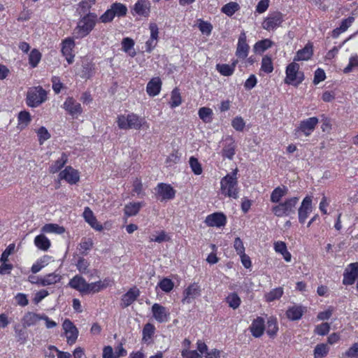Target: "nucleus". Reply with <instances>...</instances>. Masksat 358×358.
I'll return each instance as SVG.
<instances>
[{
    "label": "nucleus",
    "mask_w": 358,
    "mask_h": 358,
    "mask_svg": "<svg viewBox=\"0 0 358 358\" xmlns=\"http://www.w3.org/2000/svg\"><path fill=\"white\" fill-rule=\"evenodd\" d=\"M97 15L94 13H88L85 15L78 22L74 29V36L77 38H81L87 36L94 29Z\"/></svg>",
    "instance_id": "f257e3e1"
},
{
    "label": "nucleus",
    "mask_w": 358,
    "mask_h": 358,
    "mask_svg": "<svg viewBox=\"0 0 358 358\" xmlns=\"http://www.w3.org/2000/svg\"><path fill=\"white\" fill-rule=\"evenodd\" d=\"M237 169L227 174L220 181L221 192L222 194L234 199L238 197Z\"/></svg>",
    "instance_id": "f03ea898"
},
{
    "label": "nucleus",
    "mask_w": 358,
    "mask_h": 358,
    "mask_svg": "<svg viewBox=\"0 0 358 358\" xmlns=\"http://www.w3.org/2000/svg\"><path fill=\"white\" fill-rule=\"evenodd\" d=\"M117 122L121 129H134L138 130L146 124V121L143 117H141L134 113L118 116Z\"/></svg>",
    "instance_id": "7ed1b4c3"
},
{
    "label": "nucleus",
    "mask_w": 358,
    "mask_h": 358,
    "mask_svg": "<svg viewBox=\"0 0 358 358\" xmlns=\"http://www.w3.org/2000/svg\"><path fill=\"white\" fill-rule=\"evenodd\" d=\"M46 99V91L41 86L29 88L27 93V104L32 108L38 106L45 102Z\"/></svg>",
    "instance_id": "20e7f679"
},
{
    "label": "nucleus",
    "mask_w": 358,
    "mask_h": 358,
    "mask_svg": "<svg viewBox=\"0 0 358 358\" xmlns=\"http://www.w3.org/2000/svg\"><path fill=\"white\" fill-rule=\"evenodd\" d=\"M285 73V83L286 84L298 86L304 80L303 73L299 71V65L294 62L287 66Z\"/></svg>",
    "instance_id": "39448f33"
},
{
    "label": "nucleus",
    "mask_w": 358,
    "mask_h": 358,
    "mask_svg": "<svg viewBox=\"0 0 358 358\" xmlns=\"http://www.w3.org/2000/svg\"><path fill=\"white\" fill-rule=\"evenodd\" d=\"M299 201L298 197H292L285 200V202L273 208V213L277 217L289 216L295 213L296 205Z\"/></svg>",
    "instance_id": "423d86ee"
},
{
    "label": "nucleus",
    "mask_w": 358,
    "mask_h": 358,
    "mask_svg": "<svg viewBox=\"0 0 358 358\" xmlns=\"http://www.w3.org/2000/svg\"><path fill=\"white\" fill-rule=\"evenodd\" d=\"M317 124L318 119L316 117L304 120L300 122L299 126L295 129V134L303 133L306 136H308L314 131Z\"/></svg>",
    "instance_id": "0eeeda50"
},
{
    "label": "nucleus",
    "mask_w": 358,
    "mask_h": 358,
    "mask_svg": "<svg viewBox=\"0 0 358 358\" xmlns=\"http://www.w3.org/2000/svg\"><path fill=\"white\" fill-rule=\"evenodd\" d=\"M283 21V15L280 12H274L270 14L263 22L262 27L264 29L271 31L278 27Z\"/></svg>",
    "instance_id": "6e6552de"
},
{
    "label": "nucleus",
    "mask_w": 358,
    "mask_h": 358,
    "mask_svg": "<svg viewBox=\"0 0 358 358\" xmlns=\"http://www.w3.org/2000/svg\"><path fill=\"white\" fill-rule=\"evenodd\" d=\"M63 108L73 118L78 117L83 113V108L80 103L77 102L73 97H68L63 104Z\"/></svg>",
    "instance_id": "1a4fd4ad"
},
{
    "label": "nucleus",
    "mask_w": 358,
    "mask_h": 358,
    "mask_svg": "<svg viewBox=\"0 0 358 358\" xmlns=\"http://www.w3.org/2000/svg\"><path fill=\"white\" fill-rule=\"evenodd\" d=\"M62 327L67 338V343L69 345L75 343L78 336V330L76 327L69 319L64 321Z\"/></svg>",
    "instance_id": "9d476101"
},
{
    "label": "nucleus",
    "mask_w": 358,
    "mask_h": 358,
    "mask_svg": "<svg viewBox=\"0 0 358 358\" xmlns=\"http://www.w3.org/2000/svg\"><path fill=\"white\" fill-rule=\"evenodd\" d=\"M152 313L153 317L159 323L167 322L170 315L169 310L159 303L152 305Z\"/></svg>",
    "instance_id": "9b49d317"
},
{
    "label": "nucleus",
    "mask_w": 358,
    "mask_h": 358,
    "mask_svg": "<svg viewBox=\"0 0 358 358\" xmlns=\"http://www.w3.org/2000/svg\"><path fill=\"white\" fill-rule=\"evenodd\" d=\"M201 289L197 283H192L189 285L184 291V297L182 303H190L192 301L201 295Z\"/></svg>",
    "instance_id": "f8f14e48"
},
{
    "label": "nucleus",
    "mask_w": 358,
    "mask_h": 358,
    "mask_svg": "<svg viewBox=\"0 0 358 358\" xmlns=\"http://www.w3.org/2000/svg\"><path fill=\"white\" fill-rule=\"evenodd\" d=\"M312 198L310 196H306L298 210L299 221L303 224L305 222L308 215L312 212Z\"/></svg>",
    "instance_id": "ddd939ff"
},
{
    "label": "nucleus",
    "mask_w": 358,
    "mask_h": 358,
    "mask_svg": "<svg viewBox=\"0 0 358 358\" xmlns=\"http://www.w3.org/2000/svg\"><path fill=\"white\" fill-rule=\"evenodd\" d=\"M357 278H358V263L350 264L343 273V283L347 285H352Z\"/></svg>",
    "instance_id": "4468645a"
},
{
    "label": "nucleus",
    "mask_w": 358,
    "mask_h": 358,
    "mask_svg": "<svg viewBox=\"0 0 358 358\" xmlns=\"http://www.w3.org/2000/svg\"><path fill=\"white\" fill-rule=\"evenodd\" d=\"M59 177L71 185L76 184L80 180L79 173L71 166H67L60 172Z\"/></svg>",
    "instance_id": "2eb2a0df"
},
{
    "label": "nucleus",
    "mask_w": 358,
    "mask_h": 358,
    "mask_svg": "<svg viewBox=\"0 0 358 358\" xmlns=\"http://www.w3.org/2000/svg\"><path fill=\"white\" fill-rule=\"evenodd\" d=\"M205 222L209 227H220L226 224L227 217L222 213H214L206 217Z\"/></svg>",
    "instance_id": "dca6fc26"
},
{
    "label": "nucleus",
    "mask_w": 358,
    "mask_h": 358,
    "mask_svg": "<svg viewBox=\"0 0 358 358\" xmlns=\"http://www.w3.org/2000/svg\"><path fill=\"white\" fill-rule=\"evenodd\" d=\"M250 47L246 42V35L241 33L238 38L236 55L238 58L245 59L248 55Z\"/></svg>",
    "instance_id": "f3484780"
},
{
    "label": "nucleus",
    "mask_w": 358,
    "mask_h": 358,
    "mask_svg": "<svg viewBox=\"0 0 358 358\" xmlns=\"http://www.w3.org/2000/svg\"><path fill=\"white\" fill-rule=\"evenodd\" d=\"M74 46V41L70 38H66L62 43V52L69 64H72L74 60V55L72 54Z\"/></svg>",
    "instance_id": "a211bd4d"
},
{
    "label": "nucleus",
    "mask_w": 358,
    "mask_h": 358,
    "mask_svg": "<svg viewBox=\"0 0 358 358\" xmlns=\"http://www.w3.org/2000/svg\"><path fill=\"white\" fill-rule=\"evenodd\" d=\"M236 147L235 141L231 137L226 138L225 145L222 150V157L232 159L236 153Z\"/></svg>",
    "instance_id": "6ab92c4d"
},
{
    "label": "nucleus",
    "mask_w": 358,
    "mask_h": 358,
    "mask_svg": "<svg viewBox=\"0 0 358 358\" xmlns=\"http://www.w3.org/2000/svg\"><path fill=\"white\" fill-rule=\"evenodd\" d=\"M140 295V291L138 289L134 287L131 288L127 293L122 296L121 306L123 308H127L133 303L138 296Z\"/></svg>",
    "instance_id": "aec40b11"
},
{
    "label": "nucleus",
    "mask_w": 358,
    "mask_h": 358,
    "mask_svg": "<svg viewBox=\"0 0 358 358\" xmlns=\"http://www.w3.org/2000/svg\"><path fill=\"white\" fill-rule=\"evenodd\" d=\"M83 217L85 220L95 230L101 231L103 229L102 225L97 222L92 210L89 207H86L85 208Z\"/></svg>",
    "instance_id": "412c9836"
},
{
    "label": "nucleus",
    "mask_w": 358,
    "mask_h": 358,
    "mask_svg": "<svg viewBox=\"0 0 358 358\" xmlns=\"http://www.w3.org/2000/svg\"><path fill=\"white\" fill-rule=\"evenodd\" d=\"M133 10L138 15L148 17L150 10V3L146 0H138L134 4Z\"/></svg>",
    "instance_id": "4be33fe9"
},
{
    "label": "nucleus",
    "mask_w": 358,
    "mask_h": 358,
    "mask_svg": "<svg viewBox=\"0 0 358 358\" xmlns=\"http://www.w3.org/2000/svg\"><path fill=\"white\" fill-rule=\"evenodd\" d=\"M158 194L162 196V199L169 200L175 196L176 191L173 187L165 183H160L157 186Z\"/></svg>",
    "instance_id": "5701e85b"
},
{
    "label": "nucleus",
    "mask_w": 358,
    "mask_h": 358,
    "mask_svg": "<svg viewBox=\"0 0 358 358\" xmlns=\"http://www.w3.org/2000/svg\"><path fill=\"white\" fill-rule=\"evenodd\" d=\"M264 329V320L260 317H258L254 320L251 326L250 327V329L252 336L256 338H259L263 334Z\"/></svg>",
    "instance_id": "b1692460"
},
{
    "label": "nucleus",
    "mask_w": 358,
    "mask_h": 358,
    "mask_svg": "<svg viewBox=\"0 0 358 358\" xmlns=\"http://www.w3.org/2000/svg\"><path fill=\"white\" fill-rule=\"evenodd\" d=\"M162 82L159 78H154L151 79L146 87L147 93L152 96L157 95L161 90Z\"/></svg>",
    "instance_id": "393cba45"
},
{
    "label": "nucleus",
    "mask_w": 358,
    "mask_h": 358,
    "mask_svg": "<svg viewBox=\"0 0 358 358\" xmlns=\"http://www.w3.org/2000/svg\"><path fill=\"white\" fill-rule=\"evenodd\" d=\"M69 285L80 292L85 294L87 282L82 276L78 275L74 276L69 281Z\"/></svg>",
    "instance_id": "a878e982"
},
{
    "label": "nucleus",
    "mask_w": 358,
    "mask_h": 358,
    "mask_svg": "<svg viewBox=\"0 0 358 358\" xmlns=\"http://www.w3.org/2000/svg\"><path fill=\"white\" fill-rule=\"evenodd\" d=\"M62 280V275L59 273L55 272L51 273L41 277L40 280V286L45 287L48 285H55Z\"/></svg>",
    "instance_id": "bb28decb"
},
{
    "label": "nucleus",
    "mask_w": 358,
    "mask_h": 358,
    "mask_svg": "<svg viewBox=\"0 0 358 358\" xmlns=\"http://www.w3.org/2000/svg\"><path fill=\"white\" fill-rule=\"evenodd\" d=\"M41 314H36L32 312L27 313L22 320L23 327L27 328L35 325L39 320H41Z\"/></svg>",
    "instance_id": "cd10ccee"
},
{
    "label": "nucleus",
    "mask_w": 358,
    "mask_h": 358,
    "mask_svg": "<svg viewBox=\"0 0 358 358\" xmlns=\"http://www.w3.org/2000/svg\"><path fill=\"white\" fill-rule=\"evenodd\" d=\"M313 55V45L308 43L303 49L297 51L294 61H304L309 59Z\"/></svg>",
    "instance_id": "c85d7f7f"
},
{
    "label": "nucleus",
    "mask_w": 358,
    "mask_h": 358,
    "mask_svg": "<svg viewBox=\"0 0 358 358\" xmlns=\"http://www.w3.org/2000/svg\"><path fill=\"white\" fill-rule=\"evenodd\" d=\"M304 310L301 306H294L288 308L286 315L291 320H298L303 316Z\"/></svg>",
    "instance_id": "c756f323"
},
{
    "label": "nucleus",
    "mask_w": 358,
    "mask_h": 358,
    "mask_svg": "<svg viewBox=\"0 0 358 358\" xmlns=\"http://www.w3.org/2000/svg\"><path fill=\"white\" fill-rule=\"evenodd\" d=\"M142 204L140 202L129 203L124 206V212L127 217L134 216L139 212Z\"/></svg>",
    "instance_id": "7c9ffc66"
},
{
    "label": "nucleus",
    "mask_w": 358,
    "mask_h": 358,
    "mask_svg": "<svg viewBox=\"0 0 358 358\" xmlns=\"http://www.w3.org/2000/svg\"><path fill=\"white\" fill-rule=\"evenodd\" d=\"M68 160V156L66 153L63 152L59 159L55 162L50 167V172L55 173L58 172L66 164Z\"/></svg>",
    "instance_id": "2f4dec72"
},
{
    "label": "nucleus",
    "mask_w": 358,
    "mask_h": 358,
    "mask_svg": "<svg viewBox=\"0 0 358 358\" xmlns=\"http://www.w3.org/2000/svg\"><path fill=\"white\" fill-rule=\"evenodd\" d=\"M199 117L205 123H210L213 120V110L210 108H200L198 112Z\"/></svg>",
    "instance_id": "473e14b6"
},
{
    "label": "nucleus",
    "mask_w": 358,
    "mask_h": 358,
    "mask_svg": "<svg viewBox=\"0 0 358 358\" xmlns=\"http://www.w3.org/2000/svg\"><path fill=\"white\" fill-rule=\"evenodd\" d=\"M51 257L48 255H44L39 260H38L35 264L31 266V271L33 273H37L39 272L43 268L47 266L49 264V261Z\"/></svg>",
    "instance_id": "72a5a7b5"
},
{
    "label": "nucleus",
    "mask_w": 358,
    "mask_h": 358,
    "mask_svg": "<svg viewBox=\"0 0 358 358\" xmlns=\"http://www.w3.org/2000/svg\"><path fill=\"white\" fill-rule=\"evenodd\" d=\"M287 188L285 186L276 187L271 193V201L273 203L279 202L281 198L287 194Z\"/></svg>",
    "instance_id": "f704fd0d"
},
{
    "label": "nucleus",
    "mask_w": 358,
    "mask_h": 358,
    "mask_svg": "<svg viewBox=\"0 0 358 358\" xmlns=\"http://www.w3.org/2000/svg\"><path fill=\"white\" fill-rule=\"evenodd\" d=\"M34 243L37 248L43 250H47L50 246V242L43 234L36 236Z\"/></svg>",
    "instance_id": "c9c22d12"
},
{
    "label": "nucleus",
    "mask_w": 358,
    "mask_h": 358,
    "mask_svg": "<svg viewBox=\"0 0 358 358\" xmlns=\"http://www.w3.org/2000/svg\"><path fill=\"white\" fill-rule=\"evenodd\" d=\"M155 331V327L152 324H145L143 329V341L145 343H148L154 335Z\"/></svg>",
    "instance_id": "e433bc0d"
},
{
    "label": "nucleus",
    "mask_w": 358,
    "mask_h": 358,
    "mask_svg": "<svg viewBox=\"0 0 358 358\" xmlns=\"http://www.w3.org/2000/svg\"><path fill=\"white\" fill-rule=\"evenodd\" d=\"M41 230L44 233H55L57 234H62L65 231L63 227L57 224H46L42 227Z\"/></svg>",
    "instance_id": "4c0bfd02"
},
{
    "label": "nucleus",
    "mask_w": 358,
    "mask_h": 358,
    "mask_svg": "<svg viewBox=\"0 0 358 358\" xmlns=\"http://www.w3.org/2000/svg\"><path fill=\"white\" fill-rule=\"evenodd\" d=\"M226 301L230 308L236 309L240 306L241 300L238 294L234 292L227 296Z\"/></svg>",
    "instance_id": "58836bf2"
},
{
    "label": "nucleus",
    "mask_w": 358,
    "mask_h": 358,
    "mask_svg": "<svg viewBox=\"0 0 358 358\" xmlns=\"http://www.w3.org/2000/svg\"><path fill=\"white\" fill-rule=\"evenodd\" d=\"M272 41L269 39H264L259 41L254 45V50L255 52L262 53L266 50L268 49L272 45Z\"/></svg>",
    "instance_id": "ea45409f"
},
{
    "label": "nucleus",
    "mask_w": 358,
    "mask_h": 358,
    "mask_svg": "<svg viewBox=\"0 0 358 358\" xmlns=\"http://www.w3.org/2000/svg\"><path fill=\"white\" fill-rule=\"evenodd\" d=\"M240 8V6L238 3L236 2H229L227 4H225L222 8V12L226 14L228 16L233 15L237 10H238Z\"/></svg>",
    "instance_id": "a19ab883"
},
{
    "label": "nucleus",
    "mask_w": 358,
    "mask_h": 358,
    "mask_svg": "<svg viewBox=\"0 0 358 358\" xmlns=\"http://www.w3.org/2000/svg\"><path fill=\"white\" fill-rule=\"evenodd\" d=\"M283 294V289L282 287H277L271 290L265 295L266 300L268 302L273 301L280 299Z\"/></svg>",
    "instance_id": "79ce46f5"
},
{
    "label": "nucleus",
    "mask_w": 358,
    "mask_h": 358,
    "mask_svg": "<svg viewBox=\"0 0 358 358\" xmlns=\"http://www.w3.org/2000/svg\"><path fill=\"white\" fill-rule=\"evenodd\" d=\"M110 7L113 10L115 17H123L127 14V8L121 3H114Z\"/></svg>",
    "instance_id": "37998d69"
},
{
    "label": "nucleus",
    "mask_w": 358,
    "mask_h": 358,
    "mask_svg": "<svg viewBox=\"0 0 358 358\" xmlns=\"http://www.w3.org/2000/svg\"><path fill=\"white\" fill-rule=\"evenodd\" d=\"M261 70L266 73H270L273 70V62L271 57L265 55L262 60Z\"/></svg>",
    "instance_id": "c03bdc74"
},
{
    "label": "nucleus",
    "mask_w": 358,
    "mask_h": 358,
    "mask_svg": "<svg viewBox=\"0 0 358 358\" xmlns=\"http://www.w3.org/2000/svg\"><path fill=\"white\" fill-rule=\"evenodd\" d=\"M329 352V348L327 345L322 343L316 345L314 350L315 358H323L325 357Z\"/></svg>",
    "instance_id": "a18cd8bd"
},
{
    "label": "nucleus",
    "mask_w": 358,
    "mask_h": 358,
    "mask_svg": "<svg viewBox=\"0 0 358 358\" xmlns=\"http://www.w3.org/2000/svg\"><path fill=\"white\" fill-rule=\"evenodd\" d=\"M278 330V327L277 326V321L275 319L270 318L266 324V333L271 337H273Z\"/></svg>",
    "instance_id": "49530a36"
},
{
    "label": "nucleus",
    "mask_w": 358,
    "mask_h": 358,
    "mask_svg": "<svg viewBox=\"0 0 358 358\" xmlns=\"http://www.w3.org/2000/svg\"><path fill=\"white\" fill-rule=\"evenodd\" d=\"M93 64L89 62L84 63L82 65L80 77L85 79L90 78L93 74Z\"/></svg>",
    "instance_id": "de8ad7c7"
},
{
    "label": "nucleus",
    "mask_w": 358,
    "mask_h": 358,
    "mask_svg": "<svg viewBox=\"0 0 358 358\" xmlns=\"http://www.w3.org/2000/svg\"><path fill=\"white\" fill-rule=\"evenodd\" d=\"M182 100L179 90L175 88L171 96L170 106L171 108H176L181 104Z\"/></svg>",
    "instance_id": "09e8293b"
},
{
    "label": "nucleus",
    "mask_w": 358,
    "mask_h": 358,
    "mask_svg": "<svg viewBox=\"0 0 358 358\" xmlns=\"http://www.w3.org/2000/svg\"><path fill=\"white\" fill-rule=\"evenodd\" d=\"M41 58V52L36 49L32 50L29 56V62L30 65L32 67H36L38 65V62H40Z\"/></svg>",
    "instance_id": "8fccbe9b"
},
{
    "label": "nucleus",
    "mask_w": 358,
    "mask_h": 358,
    "mask_svg": "<svg viewBox=\"0 0 358 358\" xmlns=\"http://www.w3.org/2000/svg\"><path fill=\"white\" fill-rule=\"evenodd\" d=\"M105 285L102 284L101 281L92 282V283H87L86 286V290L85 294L87 293H95L99 292L101 289L104 288Z\"/></svg>",
    "instance_id": "3c124183"
},
{
    "label": "nucleus",
    "mask_w": 358,
    "mask_h": 358,
    "mask_svg": "<svg viewBox=\"0 0 358 358\" xmlns=\"http://www.w3.org/2000/svg\"><path fill=\"white\" fill-rule=\"evenodd\" d=\"M31 122L30 113L27 111H21L18 115V124L22 127H27Z\"/></svg>",
    "instance_id": "603ef678"
},
{
    "label": "nucleus",
    "mask_w": 358,
    "mask_h": 358,
    "mask_svg": "<svg viewBox=\"0 0 358 358\" xmlns=\"http://www.w3.org/2000/svg\"><path fill=\"white\" fill-rule=\"evenodd\" d=\"M15 337L17 341L24 343L27 338V333L25 328H20V326L15 327Z\"/></svg>",
    "instance_id": "864d4df0"
},
{
    "label": "nucleus",
    "mask_w": 358,
    "mask_h": 358,
    "mask_svg": "<svg viewBox=\"0 0 358 358\" xmlns=\"http://www.w3.org/2000/svg\"><path fill=\"white\" fill-rule=\"evenodd\" d=\"M158 286L164 292H170L173 289L174 284L171 279L165 278L158 283Z\"/></svg>",
    "instance_id": "5fc2aeb1"
},
{
    "label": "nucleus",
    "mask_w": 358,
    "mask_h": 358,
    "mask_svg": "<svg viewBox=\"0 0 358 358\" xmlns=\"http://www.w3.org/2000/svg\"><path fill=\"white\" fill-rule=\"evenodd\" d=\"M189 165L192 169V171L196 175H200L202 173V167L198 159L194 157H191L189 158Z\"/></svg>",
    "instance_id": "6e6d98bb"
},
{
    "label": "nucleus",
    "mask_w": 358,
    "mask_h": 358,
    "mask_svg": "<svg viewBox=\"0 0 358 358\" xmlns=\"http://www.w3.org/2000/svg\"><path fill=\"white\" fill-rule=\"evenodd\" d=\"M96 0H84L79 3V8L80 9V13L86 15L90 12L92 5L95 3Z\"/></svg>",
    "instance_id": "4d7b16f0"
},
{
    "label": "nucleus",
    "mask_w": 358,
    "mask_h": 358,
    "mask_svg": "<svg viewBox=\"0 0 358 358\" xmlns=\"http://www.w3.org/2000/svg\"><path fill=\"white\" fill-rule=\"evenodd\" d=\"M37 134L38 136V141L41 145L43 144L44 141H47L50 138V133L44 127H41L38 129Z\"/></svg>",
    "instance_id": "13d9d810"
},
{
    "label": "nucleus",
    "mask_w": 358,
    "mask_h": 358,
    "mask_svg": "<svg viewBox=\"0 0 358 358\" xmlns=\"http://www.w3.org/2000/svg\"><path fill=\"white\" fill-rule=\"evenodd\" d=\"M330 330V325L327 322L322 323L321 324L317 325L315 329V333L320 336L327 335Z\"/></svg>",
    "instance_id": "bf43d9fd"
},
{
    "label": "nucleus",
    "mask_w": 358,
    "mask_h": 358,
    "mask_svg": "<svg viewBox=\"0 0 358 358\" xmlns=\"http://www.w3.org/2000/svg\"><path fill=\"white\" fill-rule=\"evenodd\" d=\"M180 159V155L178 151L171 153L166 159V164L168 166H171L179 162Z\"/></svg>",
    "instance_id": "052dcab7"
},
{
    "label": "nucleus",
    "mask_w": 358,
    "mask_h": 358,
    "mask_svg": "<svg viewBox=\"0 0 358 358\" xmlns=\"http://www.w3.org/2000/svg\"><path fill=\"white\" fill-rule=\"evenodd\" d=\"M217 70L222 75L229 76L234 73V67L231 66L229 64H222L217 65Z\"/></svg>",
    "instance_id": "680f3d73"
},
{
    "label": "nucleus",
    "mask_w": 358,
    "mask_h": 358,
    "mask_svg": "<svg viewBox=\"0 0 358 358\" xmlns=\"http://www.w3.org/2000/svg\"><path fill=\"white\" fill-rule=\"evenodd\" d=\"M231 125L235 130L241 131L243 130L245 123L241 117H236L232 120Z\"/></svg>",
    "instance_id": "e2e57ef3"
},
{
    "label": "nucleus",
    "mask_w": 358,
    "mask_h": 358,
    "mask_svg": "<svg viewBox=\"0 0 358 358\" xmlns=\"http://www.w3.org/2000/svg\"><path fill=\"white\" fill-rule=\"evenodd\" d=\"M15 250V244H10L6 249L1 254L0 261L1 263H5L8 261V257Z\"/></svg>",
    "instance_id": "0e129e2a"
},
{
    "label": "nucleus",
    "mask_w": 358,
    "mask_h": 358,
    "mask_svg": "<svg viewBox=\"0 0 358 358\" xmlns=\"http://www.w3.org/2000/svg\"><path fill=\"white\" fill-rule=\"evenodd\" d=\"M115 17L113 10L110 8L108 9L101 17L99 20L103 23H107L111 22Z\"/></svg>",
    "instance_id": "69168bd1"
},
{
    "label": "nucleus",
    "mask_w": 358,
    "mask_h": 358,
    "mask_svg": "<svg viewBox=\"0 0 358 358\" xmlns=\"http://www.w3.org/2000/svg\"><path fill=\"white\" fill-rule=\"evenodd\" d=\"M181 355L184 358H202L201 355L196 350L183 349Z\"/></svg>",
    "instance_id": "338daca9"
},
{
    "label": "nucleus",
    "mask_w": 358,
    "mask_h": 358,
    "mask_svg": "<svg viewBox=\"0 0 358 358\" xmlns=\"http://www.w3.org/2000/svg\"><path fill=\"white\" fill-rule=\"evenodd\" d=\"M345 356L350 358H358V343H354L351 348H350L345 352Z\"/></svg>",
    "instance_id": "774afa93"
}]
</instances>
